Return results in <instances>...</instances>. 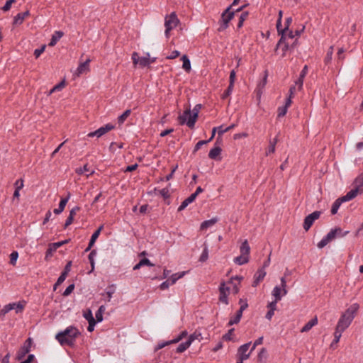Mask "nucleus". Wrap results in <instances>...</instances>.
I'll use <instances>...</instances> for the list:
<instances>
[{
	"label": "nucleus",
	"instance_id": "473e14b6",
	"mask_svg": "<svg viewBox=\"0 0 363 363\" xmlns=\"http://www.w3.org/2000/svg\"><path fill=\"white\" fill-rule=\"evenodd\" d=\"M65 86V81H62L60 83L55 85L50 91L49 94H52L55 91H61Z\"/></svg>",
	"mask_w": 363,
	"mask_h": 363
},
{
	"label": "nucleus",
	"instance_id": "e433bc0d",
	"mask_svg": "<svg viewBox=\"0 0 363 363\" xmlns=\"http://www.w3.org/2000/svg\"><path fill=\"white\" fill-rule=\"evenodd\" d=\"M149 57H150V54L149 53H147V55L145 57H140V60H139V65L142 67H147L150 64H149Z\"/></svg>",
	"mask_w": 363,
	"mask_h": 363
},
{
	"label": "nucleus",
	"instance_id": "0e129e2a",
	"mask_svg": "<svg viewBox=\"0 0 363 363\" xmlns=\"http://www.w3.org/2000/svg\"><path fill=\"white\" fill-rule=\"evenodd\" d=\"M239 304L240 305V308L244 311L248 307L247 300L246 298H240L239 301Z\"/></svg>",
	"mask_w": 363,
	"mask_h": 363
},
{
	"label": "nucleus",
	"instance_id": "c756f323",
	"mask_svg": "<svg viewBox=\"0 0 363 363\" xmlns=\"http://www.w3.org/2000/svg\"><path fill=\"white\" fill-rule=\"evenodd\" d=\"M130 113H131L130 109H127L126 111H125L123 114H121L120 116H118V123L119 124H123L124 123V121L126 120V118L130 116Z\"/></svg>",
	"mask_w": 363,
	"mask_h": 363
},
{
	"label": "nucleus",
	"instance_id": "37998d69",
	"mask_svg": "<svg viewBox=\"0 0 363 363\" xmlns=\"http://www.w3.org/2000/svg\"><path fill=\"white\" fill-rule=\"evenodd\" d=\"M18 257V253L17 251H13L10 255V264L15 266L16 264L17 259Z\"/></svg>",
	"mask_w": 363,
	"mask_h": 363
},
{
	"label": "nucleus",
	"instance_id": "f704fd0d",
	"mask_svg": "<svg viewBox=\"0 0 363 363\" xmlns=\"http://www.w3.org/2000/svg\"><path fill=\"white\" fill-rule=\"evenodd\" d=\"M15 308V303H9L4 306V308L1 310L0 315H4L10 311Z\"/></svg>",
	"mask_w": 363,
	"mask_h": 363
},
{
	"label": "nucleus",
	"instance_id": "423d86ee",
	"mask_svg": "<svg viewBox=\"0 0 363 363\" xmlns=\"http://www.w3.org/2000/svg\"><path fill=\"white\" fill-rule=\"evenodd\" d=\"M321 214L320 211H315L312 213L307 216L303 221V228L306 231H308L313 225L314 221L320 218Z\"/></svg>",
	"mask_w": 363,
	"mask_h": 363
},
{
	"label": "nucleus",
	"instance_id": "c03bdc74",
	"mask_svg": "<svg viewBox=\"0 0 363 363\" xmlns=\"http://www.w3.org/2000/svg\"><path fill=\"white\" fill-rule=\"evenodd\" d=\"M217 128V130H218V137L216 139V145H217L218 143H219V138L226 132H228V130H226V128H223V125H220L219 127H216Z\"/></svg>",
	"mask_w": 363,
	"mask_h": 363
},
{
	"label": "nucleus",
	"instance_id": "aec40b11",
	"mask_svg": "<svg viewBox=\"0 0 363 363\" xmlns=\"http://www.w3.org/2000/svg\"><path fill=\"white\" fill-rule=\"evenodd\" d=\"M221 151H222V149L219 146H217V145L215 144V147H213L208 153L209 158H211L212 160H216L217 158V157L220 154Z\"/></svg>",
	"mask_w": 363,
	"mask_h": 363
},
{
	"label": "nucleus",
	"instance_id": "603ef678",
	"mask_svg": "<svg viewBox=\"0 0 363 363\" xmlns=\"http://www.w3.org/2000/svg\"><path fill=\"white\" fill-rule=\"evenodd\" d=\"M359 194L358 190L356 189H353L352 190H350V191H348L346 195L350 199V200L353 199L354 198H355L357 196V195Z\"/></svg>",
	"mask_w": 363,
	"mask_h": 363
},
{
	"label": "nucleus",
	"instance_id": "69168bd1",
	"mask_svg": "<svg viewBox=\"0 0 363 363\" xmlns=\"http://www.w3.org/2000/svg\"><path fill=\"white\" fill-rule=\"evenodd\" d=\"M16 189L21 190L23 187V179L22 178L18 179L14 183Z\"/></svg>",
	"mask_w": 363,
	"mask_h": 363
},
{
	"label": "nucleus",
	"instance_id": "ddd939ff",
	"mask_svg": "<svg viewBox=\"0 0 363 363\" xmlns=\"http://www.w3.org/2000/svg\"><path fill=\"white\" fill-rule=\"evenodd\" d=\"M70 196H71L70 193H68L67 197L61 199V201H60L58 208L54 209V211H53L54 213L60 214L64 211L65 206L70 198Z\"/></svg>",
	"mask_w": 363,
	"mask_h": 363
},
{
	"label": "nucleus",
	"instance_id": "9b49d317",
	"mask_svg": "<svg viewBox=\"0 0 363 363\" xmlns=\"http://www.w3.org/2000/svg\"><path fill=\"white\" fill-rule=\"evenodd\" d=\"M308 73V66L305 65L301 70L298 79L295 82V84L298 85V89L301 90L303 87V79Z\"/></svg>",
	"mask_w": 363,
	"mask_h": 363
},
{
	"label": "nucleus",
	"instance_id": "338daca9",
	"mask_svg": "<svg viewBox=\"0 0 363 363\" xmlns=\"http://www.w3.org/2000/svg\"><path fill=\"white\" fill-rule=\"evenodd\" d=\"M180 55V52H179L178 50H174L173 52H172V53L167 56L166 58L168 59V60H173V59H175L177 58V57H179Z\"/></svg>",
	"mask_w": 363,
	"mask_h": 363
},
{
	"label": "nucleus",
	"instance_id": "3c124183",
	"mask_svg": "<svg viewBox=\"0 0 363 363\" xmlns=\"http://www.w3.org/2000/svg\"><path fill=\"white\" fill-rule=\"evenodd\" d=\"M327 239H328L330 241H332L335 238H337V230L334 229H331L329 233L325 235Z\"/></svg>",
	"mask_w": 363,
	"mask_h": 363
},
{
	"label": "nucleus",
	"instance_id": "6e6d98bb",
	"mask_svg": "<svg viewBox=\"0 0 363 363\" xmlns=\"http://www.w3.org/2000/svg\"><path fill=\"white\" fill-rule=\"evenodd\" d=\"M281 281V286L282 288V292L283 295H286L287 294V289H286V281L284 277H282L280 279Z\"/></svg>",
	"mask_w": 363,
	"mask_h": 363
},
{
	"label": "nucleus",
	"instance_id": "bb28decb",
	"mask_svg": "<svg viewBox=\"0 0 363 363\" xmlns=\"http://www.w3.org/2000/svg\"><path fill=\"white\" fill-rule=\"evenodd\" d=\"M190 345H191L190 340H186L184 342H182L177 347L176 352L177 353H182V352H184L187 348H189Z\"/></svg>",
	"mask_w": 363,
	"mask_h": 363
},
{
	"label": "nucleus",
	"instance_id": "09e8293b",
	"mask_svg": "<svg viewBox=\"0 0 363 363\" xmlns=\"http://www.w3.org/2000/svg\"><path fill=\"white\" fill-rule=\"evenodd\" d=\"M159 194L162 196L164 199H167L170 197V194L168 188H163L161 190H159Z\"/></svg>",
	"mask_w": 363,
	"mask_h": 363
},
{
	"label": "nucleus",
	"instance_id": "f8f14e48",
	"mask_svg": "<svg viewBox=\"0 0 363 363\" xmlns=\"http://www.w3.org/2000/svg\"><path fill=\"white\" fill-rule=\"evenodd\" d=\"M114 128H115V125H113L111 123H107L105 125L100 127L99 128L96 130V133L98 135V138L101 137L102 135H104V134H106L108 131L112 130Z\"/></svg>",
	"mask_w": 363,
	"mask_h": 363
},
{
	"label": "nucleus",
	"instance_id": "6ab92c4d",
	"mask_svg": "<svg viewBox=\"0 0 363 363\" xmlns=\"http://www.w3.org/2000/svg\"><path fill=\"white\" fill-rule=\"evenodd\" d=\"M89 62H90V60L88 59L85 62H82V63L79 64V65L78 66L77 69L78 75H80L82 73H84V72H85L86 71H89Z\"/></svg>",
	"mask_w": 363,
	"mask_h": 363
},
{
	"label": "nucleus",
	"instance_id": "72a5a7b5",
	"mask_svg": "<svg viewBox=\"0 0 363 363\" xmlns=\"http://www.w3.org/2000/svg\"><path fill=\"white\" fill-rule=\"evenodd\" d=\"M267 357V350L266 348L264 347H262L258 355H257V359H258V361L259 362H263L264 360H265Z\"/></svg>",
	"mask_w": 363,
	"mask_h": 363
},
{
	"label": "nucleus",
	"instance_id": "9d476101",
	"mask_svg": "<svg viewBox=\"0 0 363 363\" xmlns=\"http://www.w3.org/2000/svg\"><path fill=\"white\" fill-rule=\"evenodd\" d=\"M266 274L265 269H259L254 275V281L252 286L256 287L264 279Z\"/></svg>",
	"mask_w": 363,
	"mask_h": 363
},
{
	"label": "nucleus",
	"instance_id": "4c0bfd02",
	"mask_svg": "<svg viewBox=\"0 0 363 363\" xmlns=\"http://www.w3.org/2000/svg\"><path fill=\"white\" fill-rule=\"evenodd\" d=\"M248 15H249V13L247 11H244L240 14V18H239V22L238 23V28H242V26H243V23L245 21V19L247 18Z\"/></svg>",
	"mask_w": 363,
	"mask_h": 363
},
{
	"label": "nucleus",
	"instance_id": "8fccbe9b",
	"mask_svg": "<svg viewBox=\"0 0 363 363\" xmlns=\"http://www.w3.org/2000/svg\"><path fill=\"white\" fill-rule=\"evenodd\" d=\"M330 241L327 239L326 236H324L322 240L318 243L317 246L318 248L322 249L326 246Z\"/></svg>",
	"mask_w": 363,
	"mask_h": 363
},
{
	"label": "nucleus",
	"instance_id": "680f3d73",
	"mask_svg": "<svg viewBox=\"0 0 363 363\" xmlns=\"http://www.w3.org/2000/svg\"><path fill=\"white\" fill-rule=\"evenodd\" d=\"M277 32H278V34H280L281 33H286L285 28H281V21L280 18H278L277 19Z\"/></svg>",
	"mask_w": 363,
	"mask_h": 363
},
{
	"label": "nucleus",
	"instance_id": "774afa93",
	"mask_svg": "<svg viewBox=\"0 0 363 363\" xmlns=\"http://www.w3.org/2000/svg\"><path fill=\"white\" fill-rule=\"evenodd\" d=\"M35 359V355L33 354H28L26 359L22 361L21 363H32Z\"/></svg>",
	"mask_w": 363,
	"mask_h": 363
},
{
	"label": "nucleus",
	"instance_id": "4d7b16f0",
	"mask_svg": "<svg viewBox=\"0 0 363 363\" xmlns=\"http://www.w3.org/2000/svg\"><path fill=\"white\" fill-rule=\"evenodd\" d=\"M235 77H236L235 71L234 69L231 70L230 73V77H229V85L234 86Z\"/></svg>",
	"mask_w": 363,
	"mask_h": 363
},
{
	"label": "nucleus",
	"instance_id": "f257e3e1",
	"mask_svg": "<svg viewBox=\"0 0 363 363\" xmlns=\"http://www.w3.org/2000/svg\"><path fill=\"white\" fill-rule=\"evenodd\" d=\"M80 335L81 333L77 328L69 326L65 330L59 332L55 335V338L61 345L72 346Z\"/></svg>",
	"mask_w": 363,
	"mask_h": 363
},
{
	"label": "nucleus",
	"instance_id": "79ce46f5",
	"mask_svg": "<svg viewBox=\"0 0 363 363\" xmlns=\"http://www.w3.org/2000/svg\"><path fill=\"white\" fill-rule=\"evenodd\" d=\"M341 203L338 199H336L335 202L333 203L332 208H331V213L333 215H335L337 213L340 206H341Z\"/></svg>",
	"mask_w": 363,
	"mask_h": 363
},
{
	"label": "nucleus",
	"instance_id": "393cba45",
	"mask_svg": "<svg viewBox=\"0 0 363 363\" xmlns=\"http://www.w3.org/2000/svg\"><path fill=\"white\" fill-rule=\"evenodd\" d=\"M278 139L277 137L274 138L272 140L269 141V145L268 149L266 151V155H269L271 153H274L275 152V146L277 143Z\"/></svg>",
	"mask_w": 363,
	"mask_h": 363
},
{
	"label": "nucleus",
	"instance_id": "13d9d810",
	"mask_svg": "<svg viewBox=\"0 0 363 363\" xmlns=\"http://www.w3.org/2000/svg\"><path fill=\"white\" fill-rule=\"evenodd\" d=\"M16 2V0H8L6 4H4V6L2 7V10L4 11H8L10 10L11 7V4L13 3H15Z\"/></svg>",
	"mask_w": 363,
	"mask_h": 363
},
{
	"label": "nucleus",
	"instance_id": "bf43d9fd",
	"mask_svg": "<svg viewBox=\"0 0 363 363\" xmlns=\"http://www.w3.org/2000/svg\"><path fill=\"white\" fill-rule=\"evenodd\" d=\"M15 303L14 309H16V313H20L23 310V308L25 307V303H22L21 302H18V303Z\"/></svg>",
	"mask_w": 363,
	"mask_h": 363
},
{
	"label": "nucleus",
	"instance_id": "7ed1b4c3",
	"mask_svg": "<svg viewBox=\"0 0 363 363\" xmlns=\"http://www.w3.org/2000/svg\"><path fill=\"white\" fill-rule=\"evenodd\" d=\"M359 307L358 303L351 305L340 318L336 325V328L337 330L345 331L353 320L354 314L358 311Z\"/></svg>",
	"mask_w": 363,
	"mask_h": 363
},
{
	"label": "nucleus",
	"instance_id": "58836bf2",
	"mask_svg": "<svg viewBox=\"0 0 363 363\" xmlns=\"http://www.w3.org/2000/svg\"><path fill=\"white\" fill-rule=\"evenodd\" d=\"M184 275V272H182L180 274L175 273V274H172L168 280H169V282H171V284L172 285V284H175L176 281L179 279L182 278Z\"/></svg>",
	"mask_w": 363,
	"mask_h": 363
},
{
	"label": "nucleus",
	"instance_id": "1a4fd4ad",
	"mask_svg": "<svg viewBox=\"0 0 363 363\" xmlns=\"http://www.w3.org/2000/svg\"><path fill=\"white\" fill-rule=\"evenodd\" d=\"M250 345L251 342L245 343L239 347L237 354L238 358H241L242 359L246 360L250 357V353L252 352H250L249 353H247V352L249 350Z\"/></svg>",
	"mask_w": 363,
	"mask_h": 363
},
{
	"label": "nucleus",
	"instance_id": "864d4df0",
	"mask_svg": "<svg viewBox=\"0 0 363 363\" xmlns=\"http://www.w3.org/2000/svg\"><path fill=\"white\" fill-rule=\"evenodd\" d=\"M74 284H69L66 288V289L63 292L62 295L64 296H68L69 294H71V293L74 291Z\"/></svg>",
	"mask_w": 363,
	"mask_h": 363
},
{
	"label": "nucleus",
	"instance_id": "f3484780",
	"mask_svg": "<svg viewBox=\"0 0 363 363\" xmlns=\"http://www.w3.org/2000/svg\"><path fill=\"white\" fill-rule=\"evenodd\" d=\"M354 189H357L361 194L363 193V173L360 174L354 182Z\"/></svg>",
	"mask_w": 363,
	"mask_h": 363
},
{
	"label": "nucleus",
	"instance_id": "a211bd4d",
	"mask_svg": "<svg viewBox=\"0 0 363 363\" xmlns=\"http://www.w3.org/2000/svg\"><path fill=\"white\" fill-rule=\"evenodd\" d=\"M318 323V318L315 317L310 320L301 330V333L309 331L314 325Z\"/></svg>",
	"mask_w": 363,
	"mask_h": 363
},
{
	"label": "nucleus",
	"instance_id": "a18cd8bd",
	"mask_svg": "<svg viewBox=\"0 0 363 363\" xmlns=\"http://www.w3.org/2000/svg\"><path fill=\"white\" fill-rule=\"evenodd\" d=\"M233 87V86L228 85L227 89L221 95V99H225L226 98H228L232 94Z\"/></svg>",
	"mask_w": 363,
	"mask_h": 363
},
{
	"label": "nucleus",
	"instance_id": "49530a36",
	"mask_svg": "<svg viewBox=\"0 0 363 363\" xmlns=\"http://www.w3.org/2000/svg\"><path fill=\"white\" fill-rule=\"evenodd\" d=\"M75 172L77 174L82 175L89 172V168L88 167L87 164H85L82 167L77 168Z\"/></svg>",
	"mask_w": 363,
	"mask_h": 363
},
{
	"label": "nucleus",
	"instance_id": "de8ad7c7",
	"mask_svg": "<svg viewBox=\"0 0 363 363\" xmlns=\"http://www.w3.org/2000/svg\"><path fill=\"white\" fill-rule=\"evenodd\" d=\"M287 110L288 108L284 106L279 107L277 109V116L279 118L284 116L287 113Z\"/></svg>",
	"mask_w": 363,
	"mask_h": 363
},
{
	"label": "nucleus",
	"instance_id": "b1692460",
	"mask_svg": "<svg viewBox=\"0 0 363 363\" xmlns=\"http://www.w3.org/2000/svg\"><path fill=\"white\" fill-rule=\"evenodd\" d=\"M234 262L238 265H242L249 262V257L244 255H240L234 258Z\"/></svg>",
	"mask_w": 363,
	"mask_h": 363
},
{
	"label": "nucleus",
	"instance_id": "a878e982",
	"mask_svg": "<svg viewBox=\"0 0 363 363\" xmlns=\"http://www.w3.org/2000/svg\"><path fill=\"white\" fill-rule=\"evenodd\" d=\"M103 229V225H101L91 235V239L89 240V244L90 245H94L96 239L99 238V235H100V233L101 231V230Z\"/></svg>",
	"mask_w": 363,
	"mask_h": 363
},
{
	"label": "nucleus",
	"instance_id": "20e7f679",
	"mask_svg": "<svg viewBox=\"0 0 363 363\" xmlns=\"http://www.w3.org/2000/svg\"><path fill=\"white\" fill-rule=\"evenodd\" d=\"M232 6H229L221 15V23L218 30L219 32L223 31L228 28L229 22L233 18L235 11H231Z\"/></svg>",
	"mask_w": 363,
	"mask_h": 363
},
{
	"label": "nucleus",
	"instance_id": "2f4dec72",
	"mask_svg": "<svg viewBox=\"0 0 363 363\" xmlns=\"http://www.w3.org/2000/svg\"><path fill=\"white\" fill-rule=\"evenodd\" d=\"M96 250H93L90 252V253L88 256V259L89 260V262H90L91 267V272L94 271V264H95L94 257H96Z\"/></svg>",
	"mask_w": 363,
	"mask_h": 363
},
{
	"label": "nucleus",
	"instance_id": "412c9836",
	"mask_svg": "<svg viewBox=\"0 0 363 363\" xmlns=\"http://www.w3.org/2000/svg\"><path fill=\"white\" fill-rule=\"evenodd\" d=\"M272 294L277 301H280L284 296L281 286H276L273 289Z\"/></svg>",
	"mask_w": 363,
	"mask_h": 363
},
{
	"label": "nucleus",
	"instance_id": "5701e85b",
	"mask_svg": "<svg viewBox=\"0 0 363 363\" xmlns=\"http://www.w3.org/2000/svg\"><path fill=\"white\" fill-rule=\"evenodd\" d=\"M181 60L183 62L182 68L186 72H189L191 71V62H190L189 57L186 55H184L182 57Z\"/></svg>",
	"mask_w": 363,
	"mask_h": 363
},
{
	"label": "nucleus",
	"instance_id": "6e6552de",
	"mask_svg": "<svg viewBox=\"0 0 363 363\" xmlns=\"http://www.w3.org/2000/svg\"><path fill=\"white\" fill-rule=\"evenodd\" d=\"M230 288L225 286V282H221L219 286V301L226 305L228 304V292Z\"/></svg>",
	"mask_w": 363,
	"mask_h": 363
},
{
	"label": "nucleus",
	"instance_id": "c85d7f7f",
	"mask_svg": "<svg viewBox=\"0 0 363 363\" xmlns=\"http://www.w3.org/2000/svg\"><path fill=\"white\" fill-rule=\"evenodd\" d=\"M208 259V246L204 244L203 252L199 257V261L201 262H206Z\"/></svg>",
	"mask_w": 363,
	"mask_h": 363
},
{
	"label": "nucleus",
	"instance_id": "4be33fe9",
	"mask_svg": "<svg viewBox=\"0 0 363 363\" xmlns=\"http://www.w3.org/2000/svg\"><path fill=\"white\" fill-rule=\"evenodd\" d=\"M240 251L241 255H244L245 256L249 257L250 252V247L247 240H245L241 245L240 247Z\"/></svg>",
	"mask_w": 363,
	"mask_h": 363
},
{
	"label": "nucleus",
	"instance_id": "7c9ffc66",
	"mask_svg": "<svg viewBox=\"0 0 363 363\" xmlns=\"http://www.w3.org/2000/svg\"><path fill=\"white\" fill-rule=\"evenodd\" d=\"M56 250L57 249H55V247H53V245L50 243L48 245V248L45 252V259L48 261L49 258L52 256L53 252H55Z\"/></svg>",
	"mask_w": 363,
	"mask_h": 363
},
{
	"label": "nucleus",
	"instance_id": "c9c22d12",
	"mask_svg": "<svg viewBox=\"0 0 363 363\" xmlns=\"http://www.w3.org/2000/svg\"><path fill=\"white\" fill-rule=\"evenodd\" d=\"M234 328L230 329L227 333L223 335L222 340L225 341H234L233 340Z\"/></svg>",
	"mask_w": 363,
	"mask_h": 363
},
{
	"label": "nucleus",
	"instance_id": "ea45409f",
	"mask_svg": "<svg viewBox=\"0 0 363 363\" xmlns=\"http://www.w3.org/2000/svg\"><path fill=\"white\" fill-rule=\"evenodd\" d=\"M344 331H342V330H337V328H335V331L334 333V340L331 344V346H333L334 344L337 343L340 341L342 333Z\"/></svg>",
	"mask_w": 363,
	"mask_h": 363
},
{
	"label": "nucleus",
	"instance_id": "052dcab7",
	"mask_svg": "<svg viewBox=\"0 0 363 363\" xmlns=\"http://www.w3.org/2000/svg\"><path fill=\"white\" fill-rule=\"evenodd\" d=\"M335 230H337V238H343L349 233V231H343L340 228H335Z\"/></svg>",
	"mask_w": 363,
	"mask_h": 363
},
{
	"label": "nucleus",
	"instance_id": "2eb2a0df",
	"mask_svg": "<svg viewBox=\"0 0 363 363\" xmlns=\"http://www.w3.org/2000/svg\"><path fill=\"white\" fill-rule=\"evenodd\" d=\"M218 221V218L216 217L212 218L210 220H204L203 222L201 223V224L200 225V230H206L207 228L215 225Z\"/></svg>",
	"mask_w": 363,
	"mask_h": 363
},
{
	"label": "nucleus",
	"instance_id": "5fc2aeb1",
	"mask_svg": "<svg viewBox=\"0 0 363 363\" xmlns=\"http://www.w3.org/2000/svg\"><path fill=\"white\" fill-rule=\"evenodd\" d=\"M208 143H209V140H200V141H199L196 144V145H195V147L194 148L193 153L196 152L201 148V147L203 145L207 144Z\"/></svg>",
	"mask_w": 363,
	"mask_h": 363
},
{
	"label": "nucleus",
	"instance_id": "0eeeda50",
	"mask_svg": "<svg viewBox=\"0 0 363 363\" xmlns=\"http://www.w3.org/2000/svg\"><path fill=\"white\" fill-rule=\"evenodd\" d=\"M32 343L33 340L30 337H28L25 341L23 346H21L19 350L17 352L16 359L18 360L22 359L28 353H29L31 349Z\"/></svg>",
	"mask_w": 363,
	"mask_h": 363
},
{
	"label": "nucleus",
	"instance_id": "a19ab883",
	"mask_svg": "<svg viewBox=\"0 0 363 363\" xmlns=\"http://www.w3.org/2000/svg\"><path fill=\"white\" fill-rule=\"evenodd\" d=\"M333 46H330L327 52L326 56L325 57V63L328 64L332 60L333 54Z\"/></svg>",
	"mask_w": 363,
	"mask_h": 363
},
{
	"label": "nucleus",
	"instance_id": "4468645a",
	"mask_svg": "<svg viewBox=\"0 0 363 363\" xmlns=\"http://www.w3.org/2000/svg\"><path fill=\"white\" fill-rule=\"evenodd\" d=\"M30 14L29 11L25 12L18 13L13 18V24L21 25L24 19Z\"/></svg>",
	"mask_w": 363,
	"mask_h": 363
},
{
	"label": "nucleus",
	"instance_id": "dca6fc26",
	"mask_svg": "<svg viewBox=\"0 0 363 363\" xmlns=\"http://www.w3.org/2000/svg\"><path fill=\"white\" fill-rule=\"evenodd\" d=\"M64 33L61 30H56L52 35L50 42L49 43V46H55L57 43L60 40V39L63 36Z\"/></svg>",
	"mask_w": 363,
	"mask_h": 363
},
{
	"label": "nucleus",
	"instance_id": "f03ea898",
	"mask_svg": "<svg viewBox=\"0 0 363 363\" xmlns=\"http://www.w3.org/2000/svg\"><path fill=\"white\" fill-rule=\"evenodd\" d=\"M201 108V104H196L192 110V113L189 108L185 110L182 115L178 116L179 124L182 125L186 124L189 128H193L198 118Z\"/></svg>",
	"mask_w": 363,
	"mask_h": 363
},
{
	"label": "nucleus",
	"instance_id": "39448f33",
	"mask_svg": "<svg viewBox=\"0 0 363 363\" xmlns=\"http://www.w3.org/2000/svg\"><path fill=\"white\" fill-rule=\"evenodd\" d=\"M179 23V20L178 19L177 14L175 12L171 13L169 16H167L165 18L164 26L165 29V35L168 38L169 33L171 30L177 27V24Z\"/></svg>",
	"mask_w": 363,
	"mask_h": 363
},
{
	"label": "nucleus",
	"instance_id": "cd10ccee",
	"mask_svg": "<svg viewBox=\"0 0 363 363\" xmlns=\"http://www.w3.org/2000/svg\"><path fill=\"white\" fill-rule=\"evenodd\" d=\"M106 310V307L104 306H101L98 311L96 312V321L98 323H100L103 320V313H104Z\"/></svg>",
	"mask_w": 363,
	"mask_h": 363
},
{
	"label": "nucleus",
	"instance_id": "e2e57ef3",
	"mask_svg": "<svg viewBox=\"0 0 363 363\" xmlns=\"http://www.w3.org/2000/svg\"><path fill=\"white\" fill-rule=\"evenodd\" d=\"M70 239H67L60 242H53L52 243L53 245V247H55V249L59 248L60 247L62 246L65 244H67L69 242Z\"/></svg>",
	"mask_w": 363,
	"mask_h": 363
}]
</instances>
